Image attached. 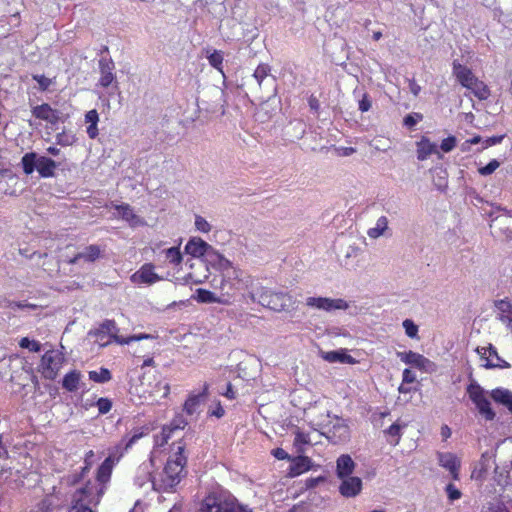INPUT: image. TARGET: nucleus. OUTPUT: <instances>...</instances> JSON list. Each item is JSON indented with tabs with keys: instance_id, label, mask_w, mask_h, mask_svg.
<instances>
[{
	"instance_id": "56",
	"label": "nucleus",
	"mask_w": 512,
	"mask_h": 512,
	"mask_svg": "<svg viewBox=\"0 0 512 512\" xmlns=\"http://www.w3.org/2000/svg\"><path fill=\"white\" fill-rule=\"evenodd\" d=\"M504 136H493V137H489L487 139H485L483 142H482V150L483 149H486L490 146H493V145H496V144H499L501 143V141L503 140Z\"/></svg>"
},
{
	"instance_id": "28",
	"label": "nucleus",
	"mask_w": 512,
	"mask_h": 512,
	"mask_svg": "<svg viewBox=\"0 0 512 512\" xmlns=\"http://www.w3.org/2000/svg\"><path fill=\"white\" fill-rule=\"evenodd\" d=\"M80 379L81 373L77 370H73L64 376L62 387L69 392H74L79 388Z\"/></svg>"
},
{
	"instance_id": "62",
	"label": "nucleus",
	"mask_w": 512,
	"mask_h": 512,
	"mask_svg": "<svg viewBox=\"0 0 512 512\" xmlns=\"http://www.w3.org/2000/svg\"><path fill=\"white\" fill-rule=\"evenodd\" d=\"M485 512H508L507 508L502 503L492 504Z\"/></svg>"
},
{
	"instance_id": "3",
	"label": "nucleus",
	"mask_w": 512,
	"mask_h": 512,
	"mask_svg": "<svg viewBox=\"0 0 512 512\" xmlns=\"http://www.w3.org/2000/svg\"><path fill=\"white\" fill-rule=\"evenodd\" d=\"M198 512H254L247 505L240 504L238 500L227 492H213L202 502Z\"/></svg>"
},
{
	"instance_id": "24",
	"label": "nucleus",
	"mask_w": 512,
	"mask_h": 512,
	"mask_svg": "<svg viewBox=\"0 0 512 512\" xmlns=\"http://www.w3.org/2000/svg\"><path fill=\"white\" fill-rule=\"evenodd\" d=\"M321 357L329 362V363H348L352 364L355 363L354 358L347 354L344 350H335V351H328V352H321Z\"/></svg>"
},
{
	"instance_id": "16",
	"label": "nucleus",
	"mask_w": 512,
	"mask_h": 512,
	"mask_svg": "<svg viewBox=\"0 0 512 512\" xmlns=\"http://www.w3.org/2000/svg\"><path fill=\"white\" fill-rule=\"evenodd\" d=\"M115 209L118 211L119 216L131 227H139L146 224L143 218L134 213L129 204L116 205Z\"/></svg>"
},
{
	"instance_id": "57",
	"label": "nucleus",
	"mask_w": 512,
	"mask_h": 512,
	"mask_svg": "<svg viewBox=\"0 0 512 512\" xmlns=\"http://www.w3.org/2000/svg\"><path fill=\"white\" fill-rule=\"evenodd\" d=\"M372 102L367 94H364L362 99L359 101V110L361 112H367L370 110Z\"/></svg>"
},
{
	"instance_id": "37",
	"label": "nucleus",
	"mask_w": 512,
	"mask_h": 512,
	"mask_svg": "<svg viewBox=\"0 0 512 512\" xmlns=\"http://www.w3.org/2000/svg\"><path fill=\"white\" fill-rule=\"evenodd\" d=\"M112 378L111 372L107 368H100L99 371H90L89 379L97 383H106Z\"/></svg>"
},
{
	"instance_id": "26",
	"label": "nucleus",
	"mask_w": 512,
	"mask_h": 512,
	"mask_svg": "<svg viewBox=\"0 0 512 512\" xmlns=\"http://www.w3.org/2000/svg\"><path fill=\"white\" fill-rule=\"evenodd\" d=\"M222 272L224 280L231 281L237 278L238 268L234 267L228 258H214Z\"/></svg>"
},
{
	"instance_id": "29",
	"label": "nucleus",
	"mask_w": 512,
	"mask_h": 512,
	"mask_svg": "<svg viewBox=\"0 0 512 512\" xmlns=\"http://www.w3.org/2000/svg\"><path fill=\"white\" fill-rule=\"evenodd\" d=\"M496 308L500 312V320L506 324H512V305L506 300H498L495 303Z\"/></svg>"
},
{
	"instance_id": "19",
	"label": "nucleus",
	"mask_w": 512,
	"mask_h": 512,
	"mask_svg": "<svg viewBox=\"0 0 512 512\" xmlns=\"http://www.w3.org/2000/svg\"><path fill=\"white\" fill-rule=\"evenodd\" d=\"M416 147L417 159L420 161L426 160L432 154H437L439 158L442 157L437 149V144L432 143L428 138H421V140L416 143Z\"/></svg>"
},
{
	"instance_id": "45",
	"label": "nucleus",
	"mask_w": 512,
	"mask_h": 512,
	"mask_svg": "<svg viewBox=\"0 0 512 512\" xmlns=\"http://www.w3.org/2000/svg\"><path fill=\"white\" fill-rule=\"evenodd\" d=\"M402 326L409 338L414 339L418 337V326L411 319H405Z\"/></svg>"
},
{
	"instance_id": "32",
	"label": "nucleus",
	"mask_w": 512,
	"mask_h": 512,
	"mask_svg": "<svg viewBox=\"0 0 512 512\" xmlns=\"http://www.w3.org/2000/svg\"><path fill=\"white\" fill-rule=\"evenodd\" d=\"M39 156L35 152L26 153L22 159L21 164L25 174L30 175L37 169Z\"/></svg>"
},
{
	"instance_id": "20",
	"label": "nucleus",
	"mask_w": 512,
	"mask_h": 512,
	"mask_svg": "<svg viewBox=\"0 0 512 512\" xmlns=\"http://www.w3.org/2000/svg\"><path fill=\"white\" fill-rule=\"evenodd\" d=\"M356 467L355 462L348 454H342L336 461V474L337 477L343 478L352 475Z\"/></svg>"
},
{
	"instance_id": "14",
	"label": "nucleus",
	"mask_w": 512,
	"mask_h": 512,
	"mask_svg": "<svg viewBox=\"0 0 512 512\" xmlns=\"http://www.w3.org/2000/svg\"><path fill=\"white\" fill-rule=\"evenodd\" d=\"M342 480L339 486V492L342 496L350 498L357 496L362 490V480L356 476H347L340 478Z\"/></svg>"
},
{
	"instance_id": "59",
	"label": "nucleus",
	"mask_w": 512,
	"mask_h": 512,
	"mask_svg": "<svg viewBox=\"0 0 512 512\" xmlns=\"http://www.w3.org/2000/svg\"><path fill=\"white\" fill-rule=\"evenodd\" d=\"M416 380L415 373L410 369H405L403 371V382L404 383H413Z\"/></svg>"
},
{
	"instance_id": "52",
	"label": "nucleus",
	"mask_w": 512,
	"mask_h": 512,
	"mask_svg": "<svg viewBox=\"0 0 512 512\" xmlns=\"http://www.w3.org/2000/svg\"><path fill=\"white\" fill-rule=\"evenodd\" d=\"M96 405L100 414H106L112 408V402L108 398H99Z\"/></svg>"
},
{
	"instance_id": "2",
	"label": "nucleus",
	"mask_w": 512,
	"mask_h": 512,
	"mask_svg": "<svg viewBox=\"0 0 512 512\" xmlns=\"http://www.w3.org/2000/svg\"><path fill=\"white\" fill-rule=\"evenodd\" d=\"M184 450L185 444L177 443L175 451L169 456L160 477L152 480V486L155 491H172L185 476L187 457L184 455Z\"/></svg>"
},
{
	"instance_id": "44",
	"label": "nucleus",
	"mask_w": 512,
	"mask_h": 512,
	"mask_svg": "<svg viewBox=\"0 0 512 512\" xmlns=\"http://www.w3.org/2000/svg\"><path fill=\"white\" fill-rule=\"evenodd\" d=\"M311 460L308 457L300 456L296 459L293 470L300 474L310 469Z\"/></svg>"
},
{
	"instance_id": "61",
	"label": "nucleus",
	"mask_w": 512,
	"mask_h": 512,
	"mask_svg": "<svg viewBox=\"0 0 512 512\" xmlns=\"http://www.w3.org/2000/svg\"><path fill=\"white\" fill-rule=\"evenodd\" d=\"M273 456L278 460H285L289 458L288 453L282 448H276L272 451Z\"/></svg>"
},
{
	"instance_id": "1",
	"label": "nucleus",
	"mask_w": 512,
	"mask_h": 512,
	"mask_svg": "<svg viewBox=\"0 0 512 512\" xmlns=\"http://www.w3.org/2000/svg\"><path fill=\"white\" fill-rule=\"evenodd\" d=\"M111 468L103 463L97 470V478L88 480L85 485L75 490L71 497L69 512H93L104 493V484L109 480Z\"/></svg>"
},
{
	"instance_id": "49",
	"label": "nucleus",
	"mask_w": 512,
	"mask_h": 512,
	"mask_svg": "<svg viewBox=\"0 0 512 512\" xmlns=\"http://www.w3.org/2000/svg\"><path fill=\"white\" fill-rule=\"evenodd\" d=\"M234 281H236L234 285H237V289H240L242 287H248V284L250 282V276L238 268L237 278L234 279Z\"/></svg>"
},
{
	"instance_id": "12",
	"label": "nucleus",
	"mask_w": 512,
	"mask_h": 512,
	"mask_svg": "<svg viewBox=\"0 0 512 512\" xmlns=\"http://www.w3.org/2000/svg\"><path fill=\"white\" fill-rule=\"evenodd\" d=\"M31 113L35 118L43 120L51 125H56L62 121L61 112L53 109L47 103L33 107Z\"/></svg>"
},
{
	"instance_id": "51",
	"label": "nucleus",
	"mask_w": 512,
	"mask_h": 512,
	"mask_svg": "<svg viewBox=\"0 0 512 512\" xmlns=\"http://www.w3.org/2000/svg\"><path fill=\"white\" fill-rule=\"evenodd\" d=\"M476 352L480 355L481 359L485 361L487 352H489L490 357H495L498 355L496 348L493 345H489L488 347H477Z\"/></svg>"
},
{
	"instance_id": "35",
	"label": "nucleus",
	"mask_w": 512,
	"mask_h": 512,
	"mask_svg": "<svg viewBox=\"0 0 512 512\" xmlns=\"http://www.w3.org/2000/svg\"><path fill=\"white\" fill-rule=\"evenodd\" d=\"M207 391V386L204 388V392L198 395H191L184 404V410L187 412V414L192 415L194 414L200 403L202 402L204 395Z\"/></svg>"
},
{
	"instance_id": "18",
	"label": "nucleus",
	"mask_w": 512,
	"mask_h": 512,
	"mask_svg": "<svg viewBox=\"0 0 512 512\" xmlns=\"http://www.w3.org/2000/svg\"><path fill=\"white\" fill-rule=\"evenodd\" d=\"M270 66L268 64H260L255 69L253 73V77L258 83L259 88H262L263 85H268L272 92H274L275 79L270 75Z\"/></svg>"
},
{
	"instance_id": "53",
	"label": "nucleus",
	"mask_w": 512,
	"mask_h": 512,
	"mask_svg": "<svg viewBox=\"0 0 512 512\" xmlns=\"http://www.w3.org/2000/svg\"><path fill=\"white\" fill-rule=\"evenodd\" d=\"M33 79L38 83L39 88L42 91L47 90L52 84V80L44 75H33Z\"/></svg>"
},
{
	"instance_id": "42",
	"label": "nucleus",
	"mask_w": 512,
	"mask_h": 512,
	"mask_svg": "<svg viewBox=\"0 0 512 512\" xmlns=\"http://www.w3.org/2000/svg\"><path fill=\"white\" fill-rule=\"evenodd\" d=\"M161 246H162V244H159L157 246V249H155V248H150V249L152 250L153 253L165 254L166 256H173V257L182 256V254L180 252V244L177 246H171V247H167V248L165 247L162 249H161Z\"/></svg>"
},
{
	"instance_id": "4",
	"label": "nucleus",
	"mask_w": 512,
	"mask_h": 512,
	"mask_svg": "<svg viewBox=\"0 0 512 512\" xmlns=\"http://www.w3.org/2000/svg\"><path fill=\"white\" fill-rule=\"evenodd\" d=\"M119 329L114 320H105L98 329L90 331L89 335L95 337V341L102 347L107 346L114 340L118 344H130L133 341H139L142 339H152L153 336L150 334H139L130 337L119 336Z\"/></svg>"
},
{
	"instance_id": "54",
	"label": "nucleus",
	"mask_w": 512,
	"mask_h": 512,
	"mask_svg": "<svg viewBox=\"0 0 512 512\" xmlns=\"http://www.w3.org/2000/svg\"><path fill=\"white\" fill-rule=\"evenodd\" d=\"M456 146V137L449 136L448 138L444 139L441 143V149L442 151L448 153L454 149Z\"/></svg>"
},
{
	"instance_id": "13",
	"label": "nucleus",
	"mask_w": 512,
	"mask_h": 512,
	"mask_svg": "<svg viewBox=\"0 0 512 512\" xmlns=\"http://www.w3.org/2000/svg\"><path fill=\"white\" fill-rule=\"evenodd\" d=\"M437 458L439 465L450 472L453 480H458L461 466L460 459L451 452H438Z\"/></svg>"
},
{
	"instance_id": "6",
	"label": "nucleus",
	"mask_w": 512,
	"mask_h": 512,
	"mask_svg": "<svg viewBox=\"0 0 512 512\" xmlns=\"http://www.w3.org/2000/svg\"><path fill=\"white\" fill-rule=\"evenodd\" d=\"M323 429L322 434L333 444L345 443L350 439V428L342 418L334 417Z\"/></svg>"
},
{
	"instance_id": "63",
	"label": "nucleus",
	"mask_w": 512,
	"mask_h": 512,
	"mask_svg": "<svg viewBox=\"0 0 512 512\" xmlns=\"http://www.w3.org/2000/svg\"><path fill=\"white\" fill-rule=\"evenodd\" d=\"M338 152L341 156H350L356 152V149L353 147H341L338 149Z\"/></svg>"
},
{
	"instance_id": "7",
	"label": "nucleus",
	"mask_w": 512,
	"mask_h": 512,
	"mask_svg": "<svg viewBox=\"0 0 512 512\" xmlns=\"http://www.w3.org/2000/svg\"><path fill=\"white\" fill-rule=\"evenodd\" d=\"M470 399L476 405L479 413L485 417L486 420H493L495 417L494 411L490 407V402L484 395L482 388L477 384H470L467 388Z\"/></svg>"
},
{
	"instance_id": "10",
	"label": "nucleus",
	"mask_w": 512,
	"mask_h": 512,
	"mask_svg": "<svg viewBox=\"0 0 512 512\" xmlns=\"http://www.w3.org/2000/svg\"><path fill=\"white\" fill-rule=\"evenodd\" d=\"M491 232L494 236L512 239V216L501 214L491 220Z\"/></svg>"
},
{
	"instance_id": "41",
	"label": "nucleus",
	"mask_w": 512,
	"mask_h": 512,
	"mask_svg": "<svg viewBox=\"0 0 512 512\" xmlns=\"http://www.w3.org/2000/svg\"><path fill=\"white\" fill-rule=\"evenodd\" d=\"M405 427V425H403ZM401 429L402 426L398 423L392 424L385 433L389 435L393 440H390L389 442L393 445H397L399 443L400 437H401Z\"/></svg>"
},
{
	"instance_id": "23",
	"label": "nucleus",
	"mask_w": 512,
	"mask_h": 512,
	"mask_svg": "<svg viewBox=\"0 0 512 512\" xmlns=\"http://www.w3.org/2000/svg\"><path fill=\"white\" fill-rule=\"evenodd\" d=\"M491 398L504 406L512 414V392L505 388H496L491 391Z\"/></svg>"
},
{
	"instance_id": "11",
	"label": "nucleus",
	"mask_w": 512,
	"mask_h": 512,
	"mask_svg": "<svg viewBox=\"0 0 512 512\" xmlns=\"http://www.w3.org/2000/svg\"><path fill=\"white\" fill-rule=\"evenodd\" d=\"M185 253L188 256H221L210 244L199 237H193L187 242Z\"/></svg>"
},
{
	"instance_id": "21",
	"label": "nucleus",
	"mask_w": 512,
	"mask_h": 512,
	"mask_svg": "<svg viewBox=\"0 0 512 512\" xmlns=\"http://www.w3.org/2000/svg\"><path fill=\"white\" fill-rule=\"evenodd\" d=\"M132 280L136 283L152 284L159 280V276L154 272L152 265H144L132 275Z\"/></svg>"
},
{
	"instance_id": "55",
	"label": "nucleus",
	"mask_w": 512,
	"mask_h": 512,
	"mask_svg": "<svg viewBox=\"0 0 512 512\" xmlns=\"http://www.w3.org/2000/svg\"><path fill=\"white\" fill-rule=\"evenodd\" d=\"M446 492L449 500L451 501L458 500L462 495L460 490L457 489L456 486L451 483L446 486Z\"/></svg>"
},
{
	"instance_id": "46",
	"label": "nucleus",
	"mask_w": 512,
	"mask_h": 512,
	"mask_svg": "<svg viewBox=\"0 0 512 512\" xmlns=\"http://www.w3.org/2000/svg\"><path fill=\"white\" fill-rule=\"evenodd\" d=\"M89 471V468L87 466L82 468V471L80 473H73L71 475H68L66 477V482L70 486H74L78 483H80L82 480H84L86 473Z\"/></svg>"
},
{
	"instance_id": "48",
	"label": "nucleus",
	"mask_w": 512,
	"mask_h": 512,
	"mask_svg": "<svg viewBox=\"0 0 512 512\" xmlns=\"http://www.w3.org/2000/svg\"><path fill=\"white\" fill-rule=\"evenodd\" d=\"M19 346L29 349L32 352H39L41 350V344L38 341L30 340L28 337L22 338L19 342Z\"/></svg>"
},
{
	"instance_id": "38",
	"label": "nucleus",
	"mask_w": 512,
	"mask_h": 512,
	"mask_svg": "<svg viewBox=\"0 0 512 512\" xmlns=\"http://www.w3.org/2000/svg\"><path fill=\"white\" fill-rule=\"evenodd\" d=\"M3 307L8 308V309L13 310V311H16L17 309H20V310H24V309L35 310L37 308V305L32 304V303H28L27 301H11V300H6L4 302Z\"/></svg>"
},
{
	"instance_id": "22",
	"label": "nucleus",
	"mask_w": 512,
	"mask_h": 512,
	"mask_svg": "<svg viewBox=\"0 0 512 512\" xmlns=\"http://www.w3.org/2000/svg\"><path fill=\"white\" fill-rule=\"evenodd\" d=\"M397 355L402 362L414 366L416 368H424L425 365L429 363V360L427 358L413 351L398 352Z\"/></svg>"
},
{
	"instance_id": "64",
	"label": "nucleus",
	"mask_w": 512,
	"mask_h": 512,
	"mask_svg": "<svg viewBox=\"0 0 512 512\" xmlns=\"http://www.w3.org/2000/svg\"><path fill=\"white\" fill-rule=\"evenodd\" d=\"M294 443L295 444H306L308 443V437L307 435L301 433V432H298L295 436V440H294Z\"/></svg>"
},
{
	"instance_id": "9",
	"label": "nucleus",
	"mask_w": 512,
	"mask_h": 512,
	"mask_svg": "<svg viewBox=\"0 0 512 512\" xmlns=\"http://www.w3.org/2000/svg\"><path fill=\"white\" fill-rule=\"evenodd\" d=\"M306 305L320 310L331 312L334 310H346L349 304L343 299H332L327 297H308Z\"/></svg>"
},
{
	"instance_id": "15",
	"label": "nucleus",
	"mask_w": 512,
	"mask_h": 512,
	"mask_svg": "<svg viewBox=\"0 0 512 512\" xmlns=\"http://www.w3.org/2000/svg\"><path fill=\"white\" fill-rule=\"evenodd\" d=\"M100 78L98 84L104 88L111 85L115 80L113 70L115 69L114 62L108 58H101L99 60Z\"/></svg>"
},
{
	"instance_id": "47",
	"label": "nucleus",
	"mask_w": 512,
	"mask_h": 512,
	"mask_svg": "<svg viewBox=\"0 0 512 512\" xmlns=\"http://www.w3.org/2000/svg\"><path fill=\"white\" fill-rule=\"evenodd\" d=\"M194 225H195L196 230L199 232H202V233H209L212 228L210 223L204 217H202L200 215L195 216Z\"/></svg>"
},
{
	"instance_id": "39",
	"label": "nucleus",
	"mask_w": 512,
	"mask_h": 512,
	"mask_svg": "<svg viewBox=\"0 0 512 512\" xmlns=\"http://www.w3.org/2000/svg\"><path fill=\"white\" fill-rule=\"evenodd\" d=\"M138 474L139 476H137V483L139 486H142L145 483V481L152 482V480L155 479L154 477H152L150 473V464L147 463H143L138 468Z\"/></svg>"
},
{
	"instance_id": "25",
	"label": "nucleus",
	"mask_w": 512,
	"mask_h": 512,
	"mask_svg": "<svg viewBox=\"0 0 512 512\" xmlns=\"http://www.w3.org/2000/svg\"><path fill=\"white\" fill-rule=\"evenodd\" d=\"M56 168L57 163L53 159L45 156H39L37 171L40 176L44 178L53 177Z\"/></svg>"
},
{
	"instance_id": "34",
	"label": "nucleus",
	"mask_w": 512,
	"mask_h": 512,
	"mask_svg": "<svg viewBox=\"0 0 512 512\" xmlns=\"http://www.w3.org/2000/svg\"><path fill=\"white\" fill-rule=\"evenodd\" d=\"M388 228V219L386 216H381L377 219L374 227L368 229L367 235L370 238L376 239L384 234Z\"/></svg>"
},
{
	"instance_id": "36",
	"label": "nucleus",
	"mask_w": 512,
	"mask_h": 512,
	"mask_svg": "<svg viewBox=\"0 0 512 512\" xmlns=\"http://www.w3.org/2000/svg\"><path fill=\"white\" fill-rule=\"evenodd\" d=\"M147 434V429L144 428H137L132 431L131 436L126 435L123 437L122 442L125 445V450H128L132 447V445L137 442L140 438H142L144 435Z\"/></svg>"
},
{
	"instance_id": "31",
	"label": "nucleus",
	"mask_w": 512,
	"mask_h": 512,
	"mask_svg": "<svg viewBox=\"0 0 512 512\" xmlns=\"http://www.w3.org/2000/svg\"><path fill=\"white\" fill-rule=\"evenodd\" d=\"M186 425H187V421L185 419H183V417L180 416V417L174 418L169 426L164 427L162 429V432H161L162 442H166L170 438L171 433L174 430L184 429Z\"/></svg>"
},
{
	"instance_id": "8",
	"label": "nucleus",
	"mask_w": 512,
	"mask_h": 512,
	"mask_svg": "<svg viewBox=\"0 0 512 512\" xmlns=\"http://www.w3.org/2000/svg\"><path fill=\"white\" fill-rule=\"evenodd\" d=\"M63 362L64 357L62 353L55 350H49L45 352L41 359L44 377L51 380L54 379L57 376Z\"/></svg>"
},
{
	"instance_id": "17",
	"label": "nucleus",
	"mask_w": 512,
	"mask_h": 512,
	"mask_svg": "<svg viewBox=\"0 0 512 512\" xmlns=\"http://www.w3.org/2000/svg\"><path fill=\"white\" fill-rule=\"evenodd\" d=\"M453 75L456 77L457 81L465 88L470 87L473 80L477 78L470 68L460 64L456 60L453 62Z\"/></svg>"
},
{
	"instance_id": "60",
	"label": "nucleus",
	"mask_w": 512,
	"mask_h": 512,
	"mask_svg": "<svg viewBox=\"0 0 512 512\" xmlns=\"http://www.w3.org/2000/svg\"><path fill=\"white\" fill-rule=\"evenodd\" d=\"M308 105H309L310 109H311L312 111L316 112V113H317V112L319 111V109H320V102H319V100H318L315 96H313V95H311V96L309 97V99H308Z\"/></svg>"
},
{
	"instance_id": "40",
	"label": "nucleus",
	"mask_w": 512,
	"mask_h": 512,
	"mask_svg": "<svg viewBox=\"0 0 512 512\" xmlns=\"http://www.w3.org/2000/svg\"><path fill=\"white\" fill-rule=\"evenodd\" d=\"M75 141L76 137L71 131H62L56 135V142L61 146H71Z\"/></svg>"
},
{
	"instance_id": "43",
	"label": "nucleus",
	"mask_w": 512,
	"mask_h": 512,
	"mask_svg": "<svg viewBox=\"0 0 512 512\" xmlns=\"http://www.w3.org/2000/svg\"><path fill=\"white\" fill-rule=\"evenodd\" d=\"M483 367L487 369L491 368H501L506 369L510 368L511 365L503 360L499 355H496L495 361L490 360L489 358H485V363L483 364Z\"/></svg>"
},
{
	"instance_id": "27",
	"label": "nucleus",
	"mask_w": 512,
	"mask_h": 512,
	"mask_svg": "<svg viewBox=\"0 0 512 512\" xmlns=\"http://www.w3.org/2000/svg\"><path fill=\"white\" fill-rule=\"evenodd\" d=\"M85 122L89 124V126L87 127V134L89 138L95 139L98 136L97 124L99 122V114L97 110H89L85 114Z\"/></svg>"
},
{
	"instance_id": "33",
	"label": "nucleus",
	"mask_w": 512,
	"mask_h": 512,
	"mask_svg": "<svg viewBox=\"0 0 512 512\" xmlns=\"http://www.w3.org/2000/svg\"><path fill=\"white\" fill-rule=\"evenodd\" d=\"M196 300L200 303H229L227 300L218 298L215 293L201 288L196 291Z\"/></svg>"
},
{
	"instance_id": "30",
	"label": "nucleus",
	"mask_w": 512,
	"mask_h": 512,
	"mask_svg": "<svg viewBox=\"0 0 512 512\" xmlns=\"http://www.w3.org/2000/svg\"><path fill=\"white\" fill-rule=\"evenodd\" d=\"M479 100H486L490 96V90L484 82L478 78L473 80L470 87H467Z\"/></svg>"
},
{
	"instance_id": "50",
	"label": "nucleus",
	"mask_w": 512,
	"mask_h": 512,
	"mask_svg": "<svg viewBox=\"0 0 512 512\" xmlns=\"http://www.w3.org/2000/svg\"><path fill=\"white\" fill-rule=\"evenodd\" d=\"M499 166L500 162L493 159L486 166L479 168L478 171L482 176H488L491 175Z\"/></svg>"
},
{
	"instance_id": "58",
	"label": "nucleus",
	"mask_w": 512,
	"mask_h": 512,
	"mask_svg": "<svg viewBox=\"0 0 512 512\" xmlns=\"http://www.w3.org/2000/svg\"><path fill=\"white\" fill-rule=\"evenodd\" d=\"M223 61V57L219 52H214L209 57V62L212 66L218 67Z\"/></svg>"
},
{
	"instance_id": "5",
	"label": "nucleus",
	"mask_w": 512,
	"mask_h": 512,
	"mask_svg": "<svg viewBox=\"0 0 512 512\" xmlns=\"http://www.w3.org/2000/svg\"><path fill=\"white\" fill-rule=\"evenodd\" d=\"M253 302H258L263 307L274 311H283L289 309L294 301L291 295L284 292H277L265 287H260L249 293Z\"/></svg>"
}]
</instances>
